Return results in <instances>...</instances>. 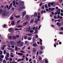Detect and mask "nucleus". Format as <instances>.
<instances>
[{
  "label": "nucleus",
  "mask_w": 63,
  "mask_h": 63,
  "mask_svg": "<svg viewBox=\"0 0 63 63\" xmlns=\"http://www.w3.org/2000/svg\"><path fill=\"white\" fill-rule=\"evenodd\" d=\"M8 47H9V48H11V47L10 45H8Z\"/></svg>",
  "instance_id": "5fc2aeb1"
},
{
  "label": "nucleus",
  "mask_w": 63,
  "mask_h": 63,
  "mask_svg": "<svg viewBox=\"0 0 63 63\" xmlns=\"http://www.w3.org/2000/svg\"><path fill=\"white\" fill-rule=\"evenodd\" d=\"M18 47H17V46H16L15 47V49L16 50H17L18 49Z\"/></svg>",
  "instance_id": "2eb2a0df"
},
{
  "label": "nucleus",
  "mask_w": 63,
  "mask_h": 63,
  "mask_svg": "<svg viewBox=\"0 0 63 63\" xmlns=\"http://www.w3.org/2000/svg\"><path fill=\"white\" fill-rule=\"evenodd\" d=\"M40 48L41 50H43V48H45V47L43 46H42L40 47Z\"/></svg>",
  "instance_id": "20e7f679"
},
{
  "label": "nucleus",
  "mask_w": 63,
  "mask_h": 63,
  "mask_svg": "<svg viewBox=\"0 0 63 63\" xmlns=\"http://www.w3.org/2000/svg\"><path fill=\"white\" fill-rule=\"evenodd\" d=\"M33 63H36V61L35 60H33Z\"/></svg>",
  "instance_id": "603ef678"
},
{
  "label": "nucleus",
  "mask_w": 63,
  "mask_h": 63,
  "mask_svg": "<svg viewBox=\"0 0 63 63\" xmlns=\"http://www.w3.org/2000/svg\"><path fill=\"white\" fill-rule=\"evenodd\" d=\"M35 23H37V22H38V21H37V20H35Z\"/></svg>",
  "instance_id": "0e129e2a"
},
{
  "label": "nucleus",
  "mask_w": 63,
  "mask_h": 63,
  "mask_svg": "<svg viewBox=\"0 0 63 63\" xmlns=\"http://www.w3.org/2000/svg\"><path fill=\"white\" fill-rule=\"evenodd\" d=\"M55 10V8H52L51 9V11H53L54 10Z\"/></svg>",
  "instance_id": "72a5a7b5"
},
{
  "label": "nucleus",
  "mask_w": 63,
  "mask_h": 63,
  "mask_svg": "<svg viewBox=\"0 0 63 63\" xmlns=\"http://www.w3.org/2000/svg\"><path fill=\"white\" fill-rule=\"evenodd\" d=\"M33 46H34V47H36V46H37V44H36L34 43L33 44Z\"/></svg>",
  "instance_id": "ddd939ff"
},
{
  "label": "nucleus",
  "mask_w": 63,
  "mask_h": 63,
  "mask_svg": "<svg viewBox=\"0 0 63 63\" xmlns=\"http://www.w3.org/2000/svg\"><path fill=\"white\" fill-rule=\"evenodd\" d=\"M26 61H28V59L26 57Z\"/></svg>",
  "instance_id": "13d9d810"
},
{
  "label": "nucleus",
  "mask_w": 63,
  "mask_h": 63,
  "mask_svg": "<svg viewBox=\"0 0 63 63\" xmlns=\"http://www.w3.org/2000/svg\"><path fill=\"white\" fill-rule=\"evenodd\" d=\"M6 51L5 50H4V54H6Z\"/></svg>",
  "instance_id": "c03bdc74"
},
{
  "label": "nucleus",
  "mask_w": 63,
  "mask_h": 63,
  "mask_svg": "<svg viewBox=\"0 0 63 63\" xmlns=\"http://www.w3.org/2000/svg\"><path fill=\"white\" fill-rule=\"evenodd\" d=\"M9 39L10 40H11V39H12V37L11 36H10L9 37Z\"/></svg>",
  "instance_id": "79ce46f5"
},
{
  "label": "nucleus",
  "mask_w": 63,
  "mask_h": 63,
  "mask_svg": "<svg viewBox=\"0 0 63 63\" xmlns=\"http://www.w3.org/2000/svg\"><path fill=\"white\" fill-rule=\"evenodd\" d=\"M5 59L6 60H8V57H7V56H6L5 57Z\"/></svg>",
  "instance_id": "bf43d9fd"
},
{
  "label": "nucleus",
  "mask_w": 63,
  "mask_h": 63,
  "mask_svg": "<svg viewBox=\"0 0 63 63\" xmlns=\"http://www.w3.org/2000/svg\"><path fill=\"white\" fill-rule=\"evenodd\" d=\"M6 14V11H4L3 12V16H5Z\"/></svg>",
  "instance_id": "6e6552de"
},
{
  "label": "nucleus",
  "mask_w": 63,
  "mask_h": 63,
  "mask_svg": "<svg viewBox=\"0 0 63 63\" xmlns=\"http://www.w3.org/2000/svg\"><path fill=\"white\" fill-rule=\"evenodd\" d=\"M40 43L41 45H42V42H42V40L41 39H40Z\"/></svg>",
  "instance_id": "58836bf2"
},
{
  "label": "nucleus",
  "mask_w": 63,
  "mask_h": 63,
  "mask_svg": "<svg viewBox=\"0 0 63 63\" xmlns=\"http://www.w3.org/2000/svg\"><path fill=\"white\" fill-rule=\"evenodd\" d=\"M19 4L20 5L22 6V5H23V4H24V2H23V1H21L19 2Z\"/></svg>",
  "instance_id": "7ed1b4c3"
},
{
  "label": "nucleus",
  "mask_w": 63,
  "mask_h": 63,
  "mask_svg": "<svg viewBox=\"0 0 63 63\" xmlns=\"http://www.w3.org/2000/svg\"><path fill=\"white\" fill-rule=\"evenodd\" d=\"M12 63H17L16 62H15V61H14V62Z\"/></svg>",
  "instance_id": "774afa93"
},
{
  "label": "nucleus",
  "mask_w": 63,
  "mask_h": 63,
  "mask_svg": "<svg viewBox=\"0 0 63 63\" xmlns=\"http://www.w3.org/2000/svg\"><path fill=\"white\" fill-rule=\"evenodd\" d=\"M0 57L2 58H4V55H1V56H0Z\"/></svg>",
  "instance_id": "4d7b16f0"
},
{
  "label": "nucleus",
  "mask_w": 63,
  "mask_h": 63,
  "mask_svg": "<svg viewBox=\"0 0 63 63\" xmlns=\"http://www.w3.org/2000/svg\"><path fill=\"white\" fill-rule=\"evenodd\" d=\"M2 60H3V59L1 58H0V62H2Z\"/></svg>",
  "instance_id": "8fccbe9b"
},
{
  "label": "nucleus",
  "mask_w": 63,
  "mask_h": 63,
  "mask_svg": "<svg viewBox=\"0 0 63 63\" xmlns=\"http://www.w3.org/2000/svg\"><path fill=\"white\" fill-rule=\"evenodd\" d=\"M36 38H38V35H36L35 36Z\"/></svg>",
  "instance_id": "e2e57ef3"
},
{
  "label": "nucleus",
  "mask_w": 63,
  "mask_h": 63,
  "mask_svg": "<svg viewBox=\"0 0 63 63\" xmlns=\"http://www.w3.org/2000/svg\"><path fill=\"white\" fill-rule=\"evenodd\" d=\"M11 49V50L10 52H14V51H15V50H14V49L12 48V49Z\"/></svg>",
  "instance_id": "f8f14e48"
},
{
  "label": "nucleus",
  "mask_w": 63,
  "mask_h": 63,
  "mask_svg": "<svg viewBox=\"0 0 63 63\" xmlns=\"http://www.w3.org/2000/svg\"><path fill=\"white\" fill-rule=\"evenodd\" d=\"M48 6L49 7H50V3H49L48 4Z\"/></svg>",
  "instance_id": "49530a36"
},
{
  "label": "nucleus",
  "mask_w": 63,
  "mask_h": 63,
  "mask_svg": "<svg viewBox=\"0 0 63 63\" xmlns=\"http://www.w3.org/2000/svg\"><path fill=\"white\" fill-rule=\"evenodd\" d=\"M9 43L11 45H16V43H15L12 41H10Z\"/></svg>",
  "instance_id": "f257e3e1"
},
{
  "label": "nucleus",
  "mask_w": 63,
  "mask_h": 63,
  "mask_svg": "<svg viewBox=\"0 0 63 63\" xmlns=\"http://www.w3.org/2000/svg\"><path fill=\"white\" fill-rule=\"evenodd\" d=\"M13 39H16V36H14L13 37Z\"/></svg>",
  "instance_id": "c756f323"
},
{
  "label": "nucleus",
  "mask_w": 63,
  "mask_h": 63,
  "mask_svg": "<svg viewBox=\"0 0 63 63\" xmlns=\"http://www.w3.org/2000/svg\"><path fill=\"white\" fill-rule=\"evenodd\" d=\"M32 39V38L31 37H28V40H31Z\"/></svg>",
  "instance_id": "bb28decb"
},
{
  "label": "nucleus",
  "mask_w": 63,
  "mask_h": 63,
  "mask_svg": "<svg viewBox=\"0 0 63 63\" xmlns=\"http://www.w3.org/2000/svg\"><path fill=\"white\" fill-rule=\"evenodd\" d=\"M25 43L26 44H27L28 43V41H26L25 42Z\"/></svg>",
  "instance_id": "3c124183"
},
{
  "label": "nucleus",
  "mask_w": 63,
  "mask_h": 63,
  "mask_svg": "<svg viewBox=\"0 0 63 63\" xmlns=\"http://www.w3.org/2000/svg\"><path fill=\"white\" fill-rule=\"evenodd\" d=\"M29 30H27V31H30V27H29L28 28Z\"/></svg>",
  "instance_id": "de8ad7c7"
},
{
  "label": "nucleus",
  "mask_w": 63,
  "mask_h": 63,
  "mask_svg": "<svg viewBox=\"0 0 63 63\" xmlns=\"http://www.w3.org/2000/svg\"><path fill=\"white\" fill-rule=\"evenodd\" d=\"M46 0H40V1H41L40 2H44V1H45Z\"/></svg>",
  "instance_id": "37998d69"
},
{
  "label": "nucleus",
  "mask_w": 63,
  "mask_h": 63,
  "mask_svg": "<svg viewBox=\"0 0 63 63\" xmlns=\"http://www.w3.org/2000/svg\"><path fill=\"white\" fill-rule=\"evenodd\" d=\"M7 48L9 50H11V49H12V48H9L8 47H7Z\"/></svg>",
  "instance_id": "338daca9"
},
{
  "label": "nucleus",
  "mask_w": 63,
  "mask_h": 63,
  "mask_svg": "<svg viewBox=\"0 0 63 63\" xmlns=\"http://www.w3.org/2000/svg\"><path fill=\"white\" fill-rule=\"evenodd\" d=\"M20 52H22V53H26V52H24V51H21V50L20 51Z\"/></svg>",
  "instance_id": "ea45409f"
},
{
  "label": "nucleus",
  "mask_w": 63,
  "mask_h": 63,
  "mask_svg": "<svg viewBox=\"0 0 63 63\" xmlns=\"http://www.w3.org/2000/svg\"><path fill=\"white\" fill-rule=\"evenodd\" d=\"M18 54L19 55H21V56H22V55H23V54L22 53H19V54Z\"/></svg>",
  "instance_id": "f3484780"
},
{
  "label": "nucleus",
  "mask_w": 63,
  "mask_h": 63,
  "mask_svg": "<svg viewBox=\"0 0 63 63\" xmlns=\"http://www.w3.org/2000/svg\"><path fill=\"white\" fill-rule=\"evenodd\" d=\"M27 36L26 35H25L24 36V39H27Z\"/></svg>",
  "instance_id": "e433bc0d"
},
{
  "label": "nucleus",
  "mask_w": 63,
  "mask_h": 63,
  "mask_svg": "<svg viewBox=\"0 0 63 63\" xmlns=\"http://www.w3.org/2000/svg\"><path fill=\"white\" fill-rule=\"evenodd\" d=\"M0 56H1V55H2V54H3V52H2V51H0Z\"/></svg>",
  "instance_id": "a19ab883"
},
{
  "label": "nucleus",
  "mask_w": 63,
  "mask_h": 63,
  "mask_svg": "<svg viewBox=\"0 0 63 63\" xmlns=\"http://www.w3.org/2000/svg\"><path fill=\"white\" fill-rule=\"evenodd\" d=\"M33 49V52H36V49H35V48H32Z\"/></svg>",
  "instance_id": "9b49d317"
},
{
  "label": "nucleus",
  "mask_w": 63,
  "mask_h": 63,
  "mask_svg": "<svg viewBox=\"0 0 63 63\" xmlns=\"http://www.w3.org/2000/svg\"><path fill=\"white\" fill-rule=\"evenodd\" d=\"M45 8H48V6H47V4H46L45 5Z\"/></svg>",
  "instance_id": "c9c22d12"
},
{
  "label": "nucleus",
  "mask_w": 63,
  "mask_h": 63,
  "mask_svg": "<svg viewBox=\"0 0 63 63\" xmlns=\"http://www.w3.org/2000/svg\"><path fill=\"white\" fill-rule=\"evenodd\" d=\"M29 17H28V16H27L25 17V18L26 19H28Z\"/></svg>",
  "instance_id": "393cba45"
},
{
  "label": "nucleus",
  "mask_w": 63,
  "mask_h": 63,
  "mask_svg": "<svg viewBox=\"0 0 63 63\" xmlns=\"http://www.w3.org/2000/svg\"><path fill=\"white\" fill-rule=\"evenodd\" d=\"M57 25L59 26V27L61 26V24H60V23H59V22H58L57 23Z\"/></svg>",
  "instance_id": "0eeeda50"
},
{
  "label": "nucleus",
  "mask_w": 63,
  "mask_h": 63,
  "mask_svg": "<svg viewBox=\"0 0 63 63\" xmlns=\"http://www.w3.org/2000/svg\"><path fill=\"white\" fill-rule=\"evenodd\" d=\"M3 62L4 63H6V61L5 60H4L3 61Z\"/></svg>",
  "instance_id": "6e6d98bb"
},
{
  "label": "nucleus",
  "mask_w": 63,
  "mask_h": 63,
  "mask_svg": "<svg viewBox=\"0 0 63 63\" xmlns=\"http://www.w3.org/2000/svg\"><path fill=\"white\" fill-rule=\"evenodd\" d=\"M6 45H3V47H2H2H1V49H5V47L6 46Z\"/></svg>",
  "instance_id": "39448f33"
},
{
  "label": "nucleus",
  "mask_w": 63,
  "mask_h": 63,
  "mask_svg": "<svg viewBox=\"0 0 63 63\" xmlns=\"http://www.w3.org/2000/svg\"><path fill=\"white\" fill-rule=\"evenodd\" d=\"M22 30V29L21 28V29H18L16 28L15 29V30L16 31L17 30Z\"/></svg>",
  "instance_id": "dca6fc26"
},
{
  "label": "nucleus",
  "mask_w": 63,
  "mask_h": 63,
  "mask_svg": "<svg viewBox=\"0 0 63 63\" xmlns=\"http://www.w3.org/2000/svg\"><path fill=\"white\" fill-rule=\"evenodd\" d=\"M15 24V22L14 21H13L11 22V24L12 25H14Z\"/></svg>",
  "instance_id": "6ab92c4d"
},
{
  "label": "nucleus",
  "mask_w": 63,
  "mask_h": 63,
  "mask_svg": "<svg viewBox=\"0 0 63 63\" xmlns=\"http://www.w3.org/2000/svg\"><path fill=\"white\" fill-rule=\"evenodd\" d=\"M38 26H36V27L35 28V30H38Z\"/></svg>",
  "instance_id": "412c9836"
},
{
  "label": "nucleus",
  "mask_w": 63,
  "mask_h": 63,
  "mask_svg": "<svg viewBox=\"0 0 63 63\" xmlns=\"http://www.w3.org/2000/svg\"><path fill=\"white\" fill-rule=\"evenodd\" d=\"M26 35L29 36H32V34H26Z\"/></svg>",
  "instance_id": "4468645a"
},
{
  "label": "nucleus",
  "mask_w": 63,
  "mask_h": 63,
  "mask_svg": "<svg viewBox=\"0 0 63 63\" xmlns=\"http://www.w3.org/2000/svg\"><path fill=\"white\" fill-rule=\"evenodd\" d=\"M13 5L14 6H15V5H16V3H15V2H16V1H13Z\"/></svg>",
  "instance_id": "a878e982"
},
{
  "label": "nucleus",
  "mask_w": 63,
  "mask_h": 63,
  "mask_svg": "<svg viewBox=\"0 0 63 63\" xmlns=\"http://www.w3.org/2000/svg\"><path fill=\"white\" fill-rule=\"evenodd\" d=\"M13 29L12 28H10L9 29V32H12L13 31Z\"/></svg>",
  "instance_id": "9d476101"
},
{
  "label": "nucleus",
  "mask_w": 63,
  "mask_h": 63,
  "mask_svg": "<svg viewBox=\"0 0 63 63\" xmlns=\"http://www.w3.org/2000/svg\"><path fill=\"white\" fill-rule=\"evenodd\" d=\"M39 53L40 54H42L43 53V52L42 51H40L39 52Z\"/></svg>",
  "instance_id": "4c0bfd02"
},
{
  "label": "nucleus",
  "mask_w": 63,
  "mask_h": 63,
  "mask_svg": "<svg viewBox=\"0 0 63 63\" xmlns=\"http://www.w3.org/2000/svg\"><path fill=\"white\" fill-rule=\"evenodd\" d=\"M37 16V13H35L34 15V16H35V17H36V16Z\"/></svg>",
  "instance_id": "c85d7f7f"
},
{
  "label": "nucleus",
  "mask_w": 63,
  "mask_h": 63,
  "mask_svg": "<svg viewBox=\"0 0 63 63\" xmlns=\"http://www.w3.org/2000/svg\"><path fill=\"white\" fill-rule=\"evenodd\" d=\"M9 55H10V54H9V53H7L6 56L8 57H9Z\"/></svg>",
  "instance_id": "aec40b11"
},
{
  "label": "nucleus",
  "mask_w": 63,
  "mask_h": 63,
  "mask_svg": "<svg viewBox=\"0 0 63 63\" xmlns=\"http://www.w3.org/2000/svg\"><path fill=\"white\" fill-rule=\"evenodd\" d=\"M2 11H3L2 9L0 10V14H1L2 12Z\"/></svg>",
  "instance_id": "a18cd8bd"
},
{
  "label": "nucleus",
  "mask_w": 63,
  "mask_h": 63,
  "mask_svg": "<svg viewBox=\"0 0 63 63\" xmlns=\"http://www.w3.org/2000/svg\"><path fill=\"white\" fill-rule=\"evenodd\" d=\"M38 55H39V52H38V51H37V55H36V57H38Z\"/></svg>",
  "instance_id": "7c9ffc66"
},
{
  "label": "nucleus",
  "mask_w": 63,
  "mask_h": 63,
  "mask_svg": "<svg viewBox=\"0 0 63 63\" xmlns=\"http://www.w3.org/2000/svg\"><path fill=\"white\" fill-rule=\"evenodd\" d=\"M23 16L24 17L25 15H26V11H24L22 13Z\"/></svg>",
  "instance_id": "f03ea898"
},
{
  "label": "nucleus",
  "mask_w": 63,
  "mask_h": 63,
  "mask_svg": "<svg viewBox=\"0 0 63 63\" xmlns=\"http://www.w3.org/2000/svg\"><path fill=\"white\" fill-rule=\"evenodd\" d=\"M22 27V26L21 25H19L17 27L18 28H21Z\"/></svg>",
  "instance_id": "2f4dec72"
},
{
  "label": "nucleus",
  "mask_w": 63,
  "mask_h": 63,
  "mask_svg": "<svg viewBox=\"0 0 63 63\" xmlns=\"http://www.w3.org/2000/svg\"><path fill=\"white\" fill-rule=\"evenodd\" d=\"M44 8H45V6L44 5L42 6V9H44Z\"/></svg>",
  "instance_id": "052dcab7"
},
{
  "label": "nucleus",
  "mask_w": 63,
  "mask_h": 63,
  "mask_svg": "<svg viewBox=\"0 0 63 63\" xmlns=\"http://www.w3.org/2000/svg\"><path fill=\"white\" fill-rule=\"evenodd\" d=\"M6 27V25L5 24H4V26H3V28H5V27Z\"/></svg>",
  "instance_id": "09e8293b"
},
{
  "label": "nucleus",
  "mask_w": 63,
  "mask_h": 63,
  "mask_svg": "<svg viewBox=\"0 0 63 63\" xmlns=\"http://www.w3.org/2000/svg\"><path fill=\"white\" fill-rule=\"evenodd\" d=\"M25 9V6H23L22 7H20V11H21V10H21V9Z\"/></svg>",
  "instance_id": "1a4fd4ad"
},
{
  "label": "nucleus",
  "mask_w": 63,
  "mask_h": 63,
  "mask_svg": "<svg viewBox=\"0 0 63 63\" xmlns=\"http://www.w3.org/2000/svg\"><path fill=\"white\" fill-rule=\"evenodd\" d=\"M39 58L40 60H42V58H41V57L39 56Z\"/></svg>",
  "instance_id": "864d4df0"
},
{
  "label": "nucleus",
  "mask_w": 63,
  "mask_h": 63,
  "mask_svg": "<svg viewBox=\"0 0 63 63\" xmlns=\"http://www.w3.org/2000/svg\"><path fill=\"white\" fill-rule=\"evenodd\" d=\"M17 44H20L21 43V41H19L17 42Z\"/></svg>",
  "instance_id": "5701e85b"
},
{
  "label": "nucleus",
  "mask_w": 63,
  "mask_h": 63,
  "mask_svg": "<svg viewBox=\"0 0 63 63\" xmlns=\"http://www.w3.org/2000/svg\"><path fill=\"white\" fill-rule=\"evenodd\" d=\"M21 59H18L17 61V62H19V61H21Z\"/></svg>",
  "instance_id": "473e14b6"
},
{
  "label": "nucleus",
  "mask_w": 63,
  "mask_h": 63,
  "mask_svg": "<svg viewBox=\"0 0 63 63\" xmlns=\"http://www.w3.org/2000/svg\"><path fill=\"white\" fill-rule=\"evenodd\" d=\"M30 33H33L34 32V31L33 30H32L30 31Z\"/></svg>",
  "instance_id": "a211bd4d"
},
{
  "label": "nucleus",
  "mask_w": 63,
  "mask_h": 63,
  "mask_svg": "<svg viewBox=\"0 0 63 63\" xmlns=\"http://www.w3.org/2000/svg\"><path fill=\"white\" fill-rule=\"evenodd\" d=\"M59 34H63V32H59Z\"/></svg>",
  "instance_id": "680f3d73"
},
{
  "label": "nucleus",
  "mask_w": 63,
  "mask_h": 63,
  "mask_svg": "<svg viewBox=\"0 0 63 63\" xmlns=\"http://www.w3.org/2000/svg\"><path fill=\"white\" fill-rule=\"evenodd\" d=\"M45 61L46 63H48V60H45Z\"/></svg>",
  "instance_id": "cd10ccee"
},
{
  "label": "nucleus",
  "mask_w": 63,
  "mask_h": 63,
  "mask_svg": "<svg viewBox=\"0 0 63 63\" xmlns=\"http://www.w3.org/2000/svg\"><path fill=\"white\" fill-rule=\"evenodd\" d=\"M12 5H13V3H12L9 6V8H8V10H10L11 8V7H12Z\"/></svg>",
  "instance_id": "423d86ee"
},
{
  "label": "nucleus",
  "mask_w": 63,
  "mask_h": 63,
  "mask_svg": "<svg viewBox=\"0 0 63 63\" xmlns=\"http://www.w3.org/2000/svg\"><path fill=\"white\" fill-rule=\"evenodd\" d=\"M15 17H16V18H18V17H20V16H15Z\"/></svg>",
  "instance_id": "4be33fe9"
},
{
  "label": "nucleus",
  "mask_w": 63,
  "mask_h": 63,
  "mask_svg": "<svg viewBox=\"0 0 63 63\" xmlns=\"http://www.w3.org/2000/svg\"><path fill=\"white\" fill-rule=\"evenodd\" d=\"M23 43H24L23 42L21 43L20 44V46H22L23 45Z\"/></svg>",
  "instance_id": "f704fd0d"
},
{
  "label": "nucleus",
  "mask_w": 63,
  "mask_h": 63,
  "mask_svg": "<svg viewBox=\"0 0 63 63\" xmlns=\"http://www.w3.org/2000/svg\"><path fill=\"white\" fill-rule=\"evenodd\" d=\"M61 16H63V13H61Z\"/></svg>",
  "instance_id": "69168bd1"
},
{
  "label": "nucleus",
  "mask_w": 63,
  "mask_h": 63,
  "mask_svg": "<svg viewBox=\"0 0 63 63\" xmlns=\"http://www.w3.org/2000/svg\"><path fill=\"white\" fill-rule=\"evenodd\" d=\"M34 22V20H32L30 21V23H32Z\"/></svg>",
  "instance_id": "b1692460"
}]
</instances>
